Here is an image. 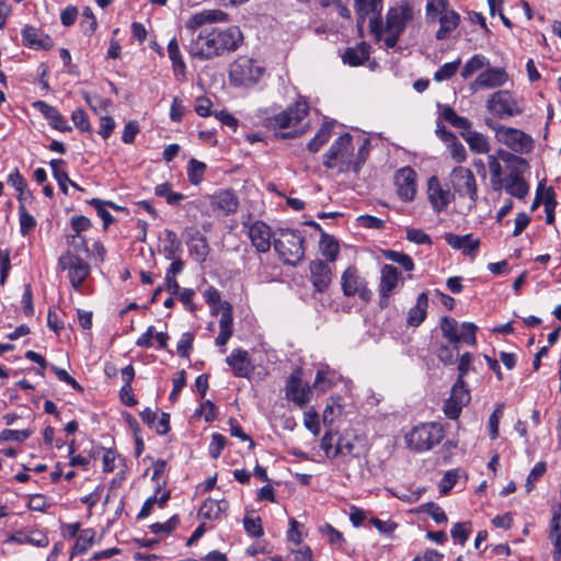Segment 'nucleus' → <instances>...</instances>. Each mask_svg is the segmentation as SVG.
Returning a JSON list of instances; mask_svg holds the SVG:
<instances>
[{
    "mask_svg": "<svg viewBox=\"0 0 561 561\" xmlns=\"http://www.w3.org/2000/svg\"><path fill=\"white\" fill-rule=\"evenodd\" d=\"M242 41L243 35L237 26L204 27L191 37L187 50L195 58L208 60L234 51Z\"/></svg>",
    "mask_w": 561,
    "mask_h": 561,
    "instance_id": "f257e3e1",
    "label": "nucleus"
},
{
    "mask_svg": "<svg viewBox=\"0 0 561 561\" xmlns=\"http://www.w3.org/2000/svg\"><path fill=\"white\" fill-rule=\"evenodd\" d=\"M305 238L298 230L280 228L274 239V250L285 264L297 265L305 257Z\"/></svg>",
    "mask_w": 561,
    "mask_h": 561,
    "instance_id": "f03ea898",
    "label": "nucleus"
},
{
    "mask_svg": "<svg viewBox=\"0 0 561 561\" xmlns=\"http://www.w3.org/2000/svg\"><path fill=\"white\" fill-rule=\"evenodd\" d=\"M353 152L352 136L347 133L343 134L324 154L323 165L327 169L337 168L340 172L348 171L351 168L358 171L359 162L353 163Z\"/></svg>",
    "mask_w": 561,
    "mask_h": 561,
    "instance_id": "7ed1b4c3",
    "label": "nucleus"
},
{
    "mask_svg": "<svg viewBox=\"0 0 561 561\" xmlns=\"http://www.w3.org/2000/svg\"><path fill=\"white\" fill-rule=\"evenodd\" d=\"M413 19L412 7L408 2H402L397 7L390 8L386 16L385 44L388 48H393L400 36L403 34L407 23Z\"/></svg>",
    "mask_w": 561,
    "mask_h": 561,
    "instance_id": "20e7f679",
    "label": "nucleus"
},
{
    "mask_svg": "<svg viewBox=\"0 0 561 561\" xmlns=\"http://www.w3.org/2000/svg\"><path fill=\"white\" fill-rule=\"evenodd\" d=\"M263 71V67L254 59L238 57L229 67L230 84L236 88H251L260 81Z\"/></svg>",
    "mask_w": 561,
    "mask_h": 561,
    "instance_id": "39448f33",
    "label": "nucleus"
},
{
    "mask_svg": "<svg viewBox=\"0 0 561 561\" xmlns=\"http://www.w3.org/2000/svg\"><path fill=\"white\" fill-rule=\"evenodd\" d=\"M444 438V427L436 422L423 423L413 427L405 435L409 448L415 451H426L438 445Z\"/></svg>",
    "mask_w": 561,
    "mask_h": 561,
    "instance_id": "423d86ee",
    "label": "nucleus"
},
{
    "mask_svg": "<svg viewBox=\"0 0 561 561\" xmlns=\"http://www.w3.org/2000/svg\"><path fill=\"white\" fill-rule=\"evenodd\" d=\"M449 183L455 195L469 198V209H472L478 201V185L473 172L465 167H456L449 174Z\"/></svg>",
    "mask_w": 561,
    "mask_h": 561,
    "instance_id": "0eeeda50",
    "label": "nucleus"
},
{
    "mask_svg": "<svg viewBox=\"0 0 561 561\" xmlns=\"http://www.w3.org/2000/svg\"><path fill=\"white\" fill-rule=\"evenodd\" d=\"M341 289L345 297L357 296L364 302H368L373 296L366 278L354 264L348 265L342 273Z\"/></svg>",
    "mask_w": 561,
    "mask_h": 561,
    "instance_id": "6e6552de",
    "label": "nucleus"
},
{
    "mask_svg": "<svg viewBox=\"0 0 561 561\" xmlns=\"http://www.w3.org/2000/svg\"><path fill=\"white\" fill-rule=\"evenodd\" d=\"M440 330L450 344L466 343L476 345V333L478 327L472 322H463L460 327L458 322L450 317H444L440 321Z\"/></svg>",
    "mask_w": 561,
    "mask_h": 561,
    "instance_id": "1a4fd4ad",
    "label": "nucleus"
},
{
    "mask_svg": "<svg viewBox=\"0 0 561 561\" xmlns=\"http://www.w3.org/2000/svg\"><path fill=\"white\" fill-rule=\"evenodd\" d=\"M382 9V4L380 0H355V11L357 14V28L359 32L363 30L365 20L369 14L373 16L369 20V28L371 34L375 35L377 39H380L382 36V20L380 16V12Z\"/></svg>",
    "mask_w": 561,
    "mask_h": 561,
    "instance_id": "9d476101",
    "label": "nucleus"
},
{
    "mask_svg": "<svg viewBox=\"0 0 561 561\" xmlns=\"http://www.w3.org/2000/svg\"><path fill=\"white\" fill-rule=\"evenodd\" d=\"M486 110L497 118H506L519 115L523 110L516 99L506 90L492 93L485 103Z\"/></svg>",
    "mask_w": 561,
    "mask_h": 561,
    "instance_id": "9b49d317",
    "label": "nucleus"
},
{
    "mask_svg": "<svg viewBox=\"0 0 561 561\" xmlns=\"http://www.w3.org/2000/svg\"><path fill=\"white\" fill-rule=\"evenodd\" d=\"M496 130V141L504 145L515 153L525 154L533 150L534 140L531 136L514 127L504 126Z\"/></svg>",
    "mask_w": 561,
    "mask_h": 561,
    "instance_id": "f8f14e48",
    "label": "nucleus"
},
{
    "mask_svg": "<svg viewBox=\"0 0 561 561\" xmlns=\"http://www.w3.org/2000/svg\"><path fill=\"white\" fill-rule=\"evenodd\" d=\"M309 112V105L306 101H297L294 105L278 114L265 118V126L273 128H290L301 122Z\"/></svg>",
    "mask_w": 561,
    "mask_h": 561,
    "instance_id": "ddd939ff",
    "label": "nucleus"
},
{
    "mask_svg": "<svg viewBox=\"0 0 561 561\" xmlns=\"http://www.w3.org/2000/svg\"><path fill=\"white\" fill-rule=\"evenodd\" d=\"M58 264L61 270L68 271L70 284L76 290L81 287L91 271L90 265L83 259L71 252L62 254Z\"/></svg>",
    "mask_w": 561,
    "mask_h": 561,
    "instance_id": "4468645a",
    "label": "nucleus"
},
{
    "mask_svg": "<svg viewBox=\"0 0 561 561\" xmlns=\"http://www.w3.org/2000/svg\"><path fill=\"white\" fill-rule=\"evenodd\" d=\"M471 400L470 391L465 380L457 379L454 383L450 397L444 403V413L450 420L459 417L462 408Z\"/></svg>",
    "mask_w": 561,
    "mask_h": 561,
    "instance_id": "2eb2a0df",
    "label": "nucleus"
},
{
    "mask_svg": "<svg viewBox=\"0 0 561 561\" xmlns=\"http://www.w3.org/2000/svg\"><path fill=\"white\" fill-rule=\"evenodd\" d=\"M380 274V283L378 286L379 306L380 308H387L394 289L399 285H403V279L398 268L390 264L383 265Z\"/></svg>",
    "mask_w": 561,
    "mask_h": 561,
    "instance_id": "dca6fc26",
    "label": "nucleus"
},
{
    "mask_svg": "<svg viewBox=\"0 0 561 561\" xmlns=\"http://www.w3.org/2000/svg\"><path fill=\"white\" fill-rule=\"evenodd\" d=\"M427 198L433 210L442 213L455 199V193L449 187L443 186L436 175H432L427 180Z\"/></svg>",
    "mask_w": 561,
    "mask_h": 561,
    "instance_id": "f3484780",
    "label": "nucleus"
},
{
    "mask_svg": "<svg viewBox=\"0 0 561 561\" xmlns=\"http://www.w3.org/2000/svg\"><path fill=\"white\" fill-rule=\"evenodd\" d=\"M508 75L503 68L491 67L484 68L482 72L470 83V90L477 92L485 89H496L506 83Z\"/></svg>",
    "mask_w": 561,
    "mask_h": 561,
    "instance_id": "a211bd4d",
    "label": "nucleus"
},
{
    "mask_svg": "<svg viewBox=\"0 0 561 561\" xmlns=\"http://www.w3.org/2000/svg\"><path fill=\"white\" fill-rule=\"evenodd\" d=\"M394 186L399 198L412 202L416 195V172L411 167H403L394 173Z\"/></svg>",
    "mask_w": 561,
    "mask_h": 561,
    "instance_id": "6ab92c4d",
    "label": "nucleus"
},
{
    "mask_svg": "<svg viewBox=\"0 0 561 561\" xmlns=\"http://www.w3.org/2000/svg\"><path fill=\"white\" fill-rule=\"evenodd\" d=\"M285 394L287 400L293 401L299 408H304L310 401L311 390L309 385L300 378V370L295 371L288 378Z\"/></svg>",
    "mask_w": 561,
    "mask_h": 561,
    "instance_id": "aec40b11",
    "label": "nucleus"
},
{
    "mask_svg": "<svg viewBox=\"0 0 561 561\" xmlns=\"http://www.w3.org/2000/svg\"><path fill=\"white\" fill-rule=\"evenodd\" d=\"M243 226L248 229V236L256 251L266 253L271 249L272 244L271 227L261 220H255L251 224L244 222Z\"/></svg>",
    "mask_w": 561,
    "mask_h": 561,
    "instance_id": "412c9836",
    "label": "nucleus"
},
{
    "mask_svg": "<svg viewBox=\"0 0 561 561\" xmlns=\"http://www.w3.org/2000/svg\"><path fill=\"white\" fill-rule=\"evenodd\" d=\"M185 236L190 255L197 263L205 262L209 254L207 239L196 228H186Z\"/></svg>",
    "mask_w": 561,
    "mask_h": 561,
    "instance_id": "4be33fe9",
    "label": "nucleus"
},
{
    "mask_svg": "<svg viewBox=\"0 0 561 561\" xmlns=\"http://www.w3.org/2000/svg\"><path fill=\"white\" fill-rule=\"evenodd\" d=\"M309 270L314 290L318 293L328 290L332 282V270L328 263L321 260L311 261Z\"/></svg>",
    "mask_w": 561,
    "mask_h": 561,
    "instance_id": "5701e85b",
    "label": "nucleus"
},
{
    "mask_svg": "<svg viewBox=\"0 0 561 561\" xmlns=\"http://www.w3.org/2000/svg\"><path fill=\"white\" fill-rule=\"evenodd\" d=\"M226 363L229 365L236 377L247 378L253 371L250 355L244 350H233L231 354L227 356Z\"/></svg>",
    "mask_w": 561,
    "mask_h": 561,
    "instance_id": "b1692460",
    "label": "nucleus"
},
{
    "mask_svg": "<svg viewBox=\"0 0 561 561\" xmlns=\"http://www.w3.org/2000/svg\"><path fill=\"white\" fill-rule=\"evenodd\" d=\"M22 42L24 46L32 49L49 50L53 47L51 38L32 25L23 27Z\"/></svg>",
    "mask_w": 561,
    "mask_h": 561,
    "instance_id": "393cba45",
    "label": "nucleus"
},
{
    "mask_svg": "<svg viewBox=\"0 0 561 561\" xmlns=\"http://www.w3.org/2000/svg\"><path fill=\"white\" fill-rule=\"evenodd\" d=\"M446 243L455 250H460L465 255L473 256L479 249L480 240L472 233L458 236L451 232L444 234Z\"/></svg>",
    "mask_w": 561,
    "mask_h": 561,
    "instance_id": "a878e982",
    "label": "nucleus"
},
{
    "mask_svg": "<svg viewBox=\"0 0 561 561\" xmlns=\"http://www.w3.org/2000/svg\"><path fill=\"white\" fill-rule=\"evenodd\" d=\"M227 14L220 10H204L191 16L185 22V27L191 32V37L196 36V31L206 23L225 21Z\"/></svg>",
    "mask_w": 561,
    "mask_h": 561,
    "instance_id": "bb28decb",
    "label": "nucleus"
},
{
    "mask_svg": "<svg viewBox=\"0 0 561 561\" xmlns=\"http://www.w3.org/2000/svg\"><path fill=\"white\" fill-rule=\"evenodd\" d=\"M35 107L49 121V125L59 131H70L71 126L67 124L65 117L57 111L56 107L47 104L44 101H37Z\"/></svg>",
    "mask_w": 561,
    "mask_h": 561,
    "instance_id": "cd10ccee",
    "label": "nucleus"
},
{
    "mask_svg": "<svg viewBox=\"0 0 561 561\" xmlns=\"http://www.w3.org/2000/svg\"><path fill=\"white\" fill-rule=\"evenodd\" d=\"M213 206L220 210L222 215H230L238 209L239 201L232 191L222 190L214 195Z\"/></svg>",
    "mask_w": 561,
    "mask_h": 561,
    "instance_id": "c85d7f7f",
    "label": "nucleus"
},
{
    "mask_svg": "<svg viewBox=\"0 0 561 561\" xmlns=\"http://www.w3.org/2000/svg\"><path fill=\"white\" fill-rule=\"evenodd\" d=\"M428 298L426 293H421L416 298V304L408 312L407 322L411 327H419L426 318Z\"/></svg>",
    "mask_w": 561,
    "mask_h": 561,
    "instance_id": "c756f323",
    "label": "nucleus"
},
{
    "mask_svg": "<svg viewBox=\"0 0 561 561\" xmlns=\"http://www.w3.org/2000/svg\"><path fill=\"white\" fill-rule=\"evenodd\" d=\"M461 137L468 144L470 150L474 153L484 154L490 151V144L483 134L471 130L460 133Z\"/></svg>",
    "mask_w": 561,
    "mask_h": 561,
    "instance_id": "7c9ffc66",
    "label": "nucleus"
},
{
    "mask_svg": "<svg viewBox=\"0 0 561 561\" xmlns=\"http://www.w3.org/2000/svg\"><path fill=\"white\" fill-rule=\"evenodd\" d=\"M459 22L460 16L454 10H449L442 14L439 18V28L436 32V38L438 41L447 38L450 33L458 27Z\"/></svg>",
    "mask_w": 561,
    "mask_h": 561,
    "instance_id": "2f4dec72",
    "label": "nucleus"
},
{
    "mask_svg": "<svg viewBox=\"0 0 561 561\" xmlns=\"http://www.w3.org/2000/svg\"><path fill=\"white\" fill-rule=\"evenodd\" d=\"M228 510V503L224 500L218 501L214 499H207L202 504L198 515L204 519H217L221 513Z\"/></svg>",
    "mask_w": 561,
    "mask_h": 561,
    "instance_id": "473e14b6",
    "label": "nucleus"
},
{
    "mask_svg": "<svg viewBox=\"0 0 561 561\" xmlns=\"http://www.w3.org/2000/svg\"><path fill=\"white\" fill-rule=\"evenodd\" d=\"M341 379V375H339L335 370L330 368L320 369L317 373L313 388L318 391L325 392L331 387H333Z\"/></svg>",
    "mask_w": 561,
    "mask_h": 561,
    "instance_id": "72a5a7b5",
    "label": "nucleus"
},
{
    "mask_svg": "<svg viewBox=\"0 0 561 561\" xmlns=\"http://www.w3.org/2000/svg\"><path fill=\"white\" fill-rule=\"evenodd\" d=\"M232 313L230 308L224 310L219 320V334L216 337V345L225 346L232 336Z\"/></svg>",
    "mask_w": 561,
    "mask_h": 561,
    "instance_id": "f704fd0d",
    "label": "nucleus"
},
{
    "mask_svg": "<svg viewBox=\"0 0 561 561\" xmlns=\"http://www.w3.org/2000/svg\"><path fill=\"white\" fill-rule=\"evenodd\" d=\"M319 247L322 256H324L327 261H336L340 253V245L334 237L322 232Z\"/></svg>",
    "mask_w": 561,
    "mask_h": 561,
    "instance_id": "c9c22d12",
    "label": "nucleus"
},
{
    "mask_svg": "<svg viewBox=\"0 0 561 561\" xmlns=\"http://www.w3.org/2000/svg\"><path fill=\"white\" fill-rule=\"evenodd\" d=\"M489 62L490 61L485 56L481 54H476L465 64L460 71V76L462 77V79L467 80L477 71L488 67Z\"/></svg>",
    "mask_w": 561,
    "mask_h": 561,
    "instance_id": "e433bc0d",
    "label": "nucleus"
},
{
    "mask_svg": "<svg viewBox=\"0 0 561 561\" xmlns=\"http://www.w3.org/2000/svg\"><path fill=\"white\" fill-rule=\"evenodd\" d=\"M369 58V50L360 45L354 48H347L343 55V61L350 66H360Z\"/></svg>",
    "mask_w": 561,
    "mask_h": 561,
    "instance_id": "4c0bfd02",
    "label": "nucleus"
},
{
    "mask_svg": "<svg viewBox=\"0 0 561 561\" xmlns=\"http://www.w3.org/2000/svg\"><path fill=\"white\" fill-rule=\"evenodd\" d=\"M505 190L512 196L522 199L528 194L529 187L520 175L514 174L510 176Z\"/></svg>",
    "mask_w": 561,
    "mask_h": 561,
    "instance_id": "58836bf2",
    "label": "nucleus"
},
{
    "mask_svg": "<svg viewBox=\"0 0 561 561\" xmlns=\"http://www.w3.org/2000/svg\"><path fill=\"white\" fill-rule=\"evenodd\" d=\"M442 117L451 126L458 128L460 133L471 128V122L463 116H459L450 106L444 107Z\"/></svg>",
    "mask_w": 561,
    "mask_h": 561,
    "instance_id": "ea45409f",
    "label": "nucleus"
},
{
    "mask_svg": "<svg viewBox=\"0 0 561 561\" xmlns=\"http://www.w3.org/2000/svg\"><path fill=\"white\" fill-rule=\"evenodd\" d=\"M95 531L93 529H83L76 540V543L72 548L71 557L76 554H82L85 551H88L93 543Z\"/></svg>",
    "mask_w": 561,
    "mask_h": 561,
    "instance_id": "a19ab883",
    "label": "nucleus"
},
{
    "mask_svg": "<svg viewBox=\"0 0 561 561\" xmlns=\"http://www.w3.org/2000/svg\"><path fill=\"white\" fill-rule=\"evenodd\" d=\"M168 55L172 61L173 70L178 73H184L185 71V62L182 58L180 47L176 38H172L168 44Z\"/></svg>",
    "mask_w": 561,
    "mask_h": 561,
    "instance_id": "79ce46f5",
    "label": "nucleus"
},
{
    "mask_svg": "<svg viewBox=\"0 0 561 561\" xmlns=\"http://www.w3.org/2000/svg\"><path fill=\"white\" fill-rule=\"evenodd\" d=\"M89 203L95 208L99 217L102 218L104 228H107L113 222L114 218L106 208L118 209V207L113 202H104L99 198H92Z\"/></svg>",
    "mask_w": 561,
    "mask_h": 561,
    "instance_id": "37998d69",
    "label": "nucleus"
},
{
    "mask_svg": "<svg viewBox=\"0 0 561 561\" xmlns=\"http://www.w3.org/2000/svg\"><path fill=\"white\" fill-rule=\"evenodd\" d=\"M164 252L168 259H174L181 252L182 242L172 230L167 229L164 231Z\"/></svg>",
    "mask_w": 561,
    "mask_h": 561,
    "instance_id": "c03bdc74",
    "label": "nucleus"
},
{
    "mask_svg": "<svg viewBox=\"0 0 561 561\" xmlns=\"http://www.w3.org/2000/svg\"><path fill=\"white\" fill-rule=\"evenodd\" d=\"M206 164L197 159L192 158L187 165V178L193 185H198L206 171Z\"/></svg>",
    "mask_w": 561,
    "mask_h": 561,
    "instance_id": "a18cd8bd",
    "label": "nucleus"
},
{
    "mask_svg": "<svg viewBox=\"0 0 561 561\" xmlns=\"http://www.w3.org/2000/svg\"><path fill=\"white\" fill-rule=\"evenodd\" d=\"M331 137V125L324 124L321 126V128L317 131L314 137L308 142V149L311 152H318L320 148L328 142V140Z\"/></svg>",
    "mask_w": 561,
    "mask_h": 561,
    "instance_id": "49530a36",
    "label": "nucleus"
},
{
    "mask_svg": "<svg viewBox=\"0 0 561 561\" xmlns=\"http://www.w3.org/2000/svg\"><path fill=\"white\" fill-rule=\"evenodd\" d=\"M461 64V60L460 58H458L457 60L455 61H451V62H446L444 64L442 67H439V69L434 73V80L437 81V82H442V81H445V80H448L450 79L451 77L455 76V73L457 72L459 66Z\"/></svg>",
    "mask_w": 561,
    "mask_h": 561,
    "instance_id": "de8ad7c7",
    "label": "nucleus"
},
{
    "mask_svg": "<svg viewBox=\"0 0 561 561\" xmlns=\"http://www.w3.org/2000/svg\"><path fill=\"white\" fill-rule=\"evenodd\" d=\"M471 533V524L470 523H456L451 528L450 535L456 542H459L461 546H465L467 542L469 535Z\"/></svg>",
    "mask_w": 561,
    "mask_h": 561,
    "instance_id": "09e8293b",
    "label": "nucleus"
},
{
    "mask_svg": "<svg viewBox=\"0 0 561 561\" xmlns=\"http://www.w3.org/2000/svg\"><path fill=\"white\" fill-rule=\"evenodd\" d=\"M20 230L23 236H26L35 226V218L26 210L25 206H19Z\"/></svg>",
    "mask_w": 561,
    "mask_h": 561,
    "instance_id": "8fccbe9b",
    "label": "nucleus"
},
{
    "mask_svg": "<svg viewBox=\"0 0 561 561\" xmlns=\"http://www.w3.org/2000/svg\"><path fill=\"white\" fill-rule=\"evenodd\" d=\"M440 345L437 350V357L444 365H453L456 363V356L458 355V344Z\"/></svg>",
    "mask_w": 561,
    "mask_h": 561,
    "instance_id": "3c124183",
    "label": "nucleus"
},
{
    "mask_svg": "<svg viewBox=\"0 0 561 561\" xmlns=\"http://www.w3.org/2000/svg\"><path fill=\"white\" fill-rule=\"evenodd\" d=\"M547 470V465L545 461L537 462L534 468L530 470L527 480H526V491L529 493L534 486L535 483L545 474Z\"/></svg>",
    "mask_w": 561,
    "mask_h": 561,
    "instance_id": "603ef678",
    "label": "nucleus"
},
{
    "mask_svg": "<svg viewBox=\"0 0 561 561\" xmlns=\"http://www.w3.org/2000/svg\"><path fill=\"white\" fill-rule=\"evenodd\" d=\"M447 0H426V16L434 20L438 14L447 12Z\"/></svg>",
    "mask_w": 561,
    "mask_h": 561,
    "instance_id": "864d4df0",
    "label": "nucleus"
},
{
    "mask_svg": "<svg viewBox=\"0 0 561 561\" xmlns=\"http://www.w3.org/2000/svg\"><path fill=\"white\" fill-rule=\"evenodd\" d=\"M386 257L394 263H398L399 265H401L405 271H412L414 268V263H413V260L411 259L410 255L405 254V253H402V252H397V251H387L386 253Z\"/></svg>",
    "mask_w": 561,
    "mask_h": 561,
    "instance_id": "5fc2aeb1",
    "label": "nucleus"
},
{
    "mask_svg": "<svg viewBox=\"0 0 561 561\" xmlns=\"http://www.w3.org/2000/svg\"><path fill=\"white\" fill-rule=\"evenodd\" d=\"M451 158L457 162L461 163L467 159V152L463 145L455 137V139L446 144Z\"/></svg>",
    "mask_w": 561,
    "mask_h": 561,
    "instance_id": "6e6d98bb",
    "label": "nucleus"
},
{
    "mask_svg": "<svg viewBox=\"0 0 561 561\" xmlns=\"http://www.w3.org/2000/svg\"><path fill=\"white\" fill-rule=\"evenodd\" d=\"M194 334L191 332H185L181 335L176 351L180 357L187 358L193 347Z\"/></svg>",
    "mask_w": 561,
    "mask_h": 561,
    "instance_id": "4d7b16f0",
    "label": "nucleus"
},
{
    "mask_svg": "<svg viewBox=\"0 0 561 561\" xmlns=\"http://www.w3.org/2000/svg\"><path fill=\"white\" fill-rule=\"evenodd\" d=\"M243 526L245 531L254 538H259L263 535V526L260 517H248L243 519Z\"/></svg>",
    "mask_w": 561,
    "mask_h": 561,
    "instance_id": "13d9d810",
    "label": "nucleus"
},
{
    "mask_svg": "<svg viewBox=\"0 0 561 561\" xmlns=\"http://www.w3.org/2000/svg\"><path fill=\"white\" fill-rule=\"evenodd\" d=\"M423 511L428 514L437 524H446L448 522L447 515L443 508L433 502L424 504Z\"/></svg>",
    "mask_w": 561,
    "mask_h": 561,
    "instance_id": "bf43d9fd",
    "label": "nucleus"
},
{
    "mask_svg": "<svg viewBox=\"0 0 561 561\" xmlns=\"http://www.w3.org/2000/svg\"><path fill=\"white\" fill-rule=\"evenodd\" d=\"M227 443L226 437L222 434L214 433L211 435V442L209 444V455L213 459H217Z\"/></svg>",
    "mask_w": 561,
    "mask_h": 561,
    "instance_id": "052dcab7",
    "label": "nucleus"
},
{
    "mask_svg": "<svg viewBox=\"0 0 561 561\" xmlns=\"http://www.w3.org/2000/svg\"><path fill=\"white\" fill-rule=\"evenodd\" d=\"M472 363H473V355L471 353L466 352L460 356L458 367H457V370H458L457 379L465 380V377L468 375V373L470 370L474 369L472 367Z\"/></svg>",
    "mask_w": 561,
    "mask_h": 561,
    "instance_id": "680f3d73",
    "label": "nucleus"
},
{
    "mask_svg": "<svg viewBox=\"0 0 561 561\" xmlns=\"http://www.w3.org/2000/svg\"><path fill=\"white\" fill-rule=\"evenodd\" d=\"M31 430H3L0 433V438L4 440L24 442L32 435Z\"/></svg>",
    "mask_w": 561,
    "mask_h": 561,
    "instance_id": "e2e57ef3",
    "label": "nucleus"
},
{
    "mask_svg": "<svg viewBox=\"0 0 561 561\" xmlns=\"http://www.w3.org/2000/svg\"><path fill=\"white\" fill-rule=\"evenodd\" d=\"M49 165L53 171V175L57 182H68L69 176L65 170L66 162L61 159H53L49 162Z\"/></svg>",
    "mask_w": 561,
    "mask_h": 561,
    "instance_id": "0e129e2a",
    "label": "nucleus"
},
{
    "mask_svg": "<svg viewBox=\"0 0 561 561\" xmlns=\"http://www.w3.org/2000/svg\"><path fill=\"white\" fill-rule=\"evenodd\" d=\"M179 524V518L176 515L172 516L165 523H154L150 526V530L152 534H170Z\"/></svg>",
    "mask_w": 561,
    "mask_h": 561,
    "instance_id": "69168bd1",
    "label": "nucleus"
},
{
    "mask_svg": "<svg viewBox=\"0 0 561 561\" xmlns=\"http://www.w3.org/2000/svg\"><path fill=\"white\" fill-rule=\"evenodd\" d=\"M91 227V221L88 217L84 216H76L71 219V228L76 232L75 236H71L72 241L75 242L76 238H80V233L82 231L88 230Z\"/></svg>",
    "mask_w": 561,
    "mask_h": 561,
    "instance_id": "338daca9",
    "label": "nucleus"
},
{
    "mask_svg": "<svg viewBox=\"0 0 561 561\" xmlns=\"http://www.w3.org/2000/svg\"><path fill=\"white\" fill-rule=\"evenodd\" d=\"M561 536V511L560 508L553 510L552 517L549 525V538L554 539Z\"/></svg>",
    "mask_w": 561,
    "mask_h": 561,
    "instance_id": "774afa93",
    "label": "nucleus"
}]
</instances>
